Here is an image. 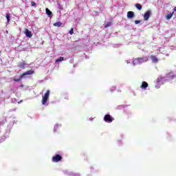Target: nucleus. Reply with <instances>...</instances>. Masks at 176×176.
Instances as JSON below:
<instances>
[{"instance_id": "nucleus-3", "label": "nucleus", "mask_w": 176, "mask_h": 176, "mask_svg": "<svg viewBox=\"0 0 176 176\" xmlns=\"http://www.w3.org/2000/svg\"><path fill=\"white\" fill-rule=\"evenodd\" d=\"M52 160L54 163H58V162H61V160H63V157L59 154H56L52 157Z\"/></svg>"}, {"instance_id": "nucleus-11", "label": "nucleus", "mask_w": 176, "mask_h": 176, "mask_svg": "<svg viewBox=\"0 0 176 176\" xmlns=\"http://www.w3.org/2000/svg\"><path fill=\"white\" fill-rule=\"evenodd\" d=\"M141 89H146V87H148V82L143 81L142 82V85L140 86Z\"/></svg>"}, {"instance_id": "nucleus-14", "label": "nucleus", "mask_w": 176, "mask_h": 176, "mask_svg": "<svg viewBox=\"0 0 176 176\" xmlns=\"http://www.w3.org/2000/svg\"><path fill=\"white\" fill-rule=\"evenodd\" d=\"M63 25V23L58 21L54 23V27H61Z\"/></svg>"}, {"instance_id": "nucleus-4", "label": "nucleus", "mask_w": 176, "mask_h": 176, "mask_svg": "<svg viewBox=\"0 0 176 176\" xmlns=\"http://www.w3.org/2000/svg\"><path fill=\"white\" fill-rule=\"evenodd\" d=\"M104 120L107 123H112V122H113L114 119L112 118V116H111V115L107 114L104 117Z\"/></svg>"}, {"instance_id": "nucleus-8", "label": "nucleus", "mask_w": 176, "mask_h": 176, "mask_svg": "<svg viewBox=\"0 0 176 176\" xmlns=\"http://www.w3.org/2000/svg\"><path fill=\"white\" fill-rule=\"evenodd\" d=\"M18 67L19 68H25V67H27V64L25 63V61H22L19 63Z\"/></svg>"}, {"instance_id": "nucleus-19", "label": "nucleus", "mask_w": 176, "mask_h": 176, "mask_svg": "<svg viewBox=\"0 0 176 176\" xmlns=\"http://www.w3.org/2000/svg\"><path fill=\"white\" fill-rule=\"evenodd\" d=\"M69 34H70V35H73L74 34V28H72L69 32Z\"/></svg>"}, {"instance_id": "nucleus-18", "label": "nucleus", "mask_w": 176, "mask_h": 176, "mask_svg": "<svg viewBox=\"0 0 176 176\" xmlns=\"http://www.w3.org/2000/svg\"><path fill=\"white\" fill-rule=\"evenodd\" d=\"M111 24H112V23L107 22V23L106 25H104V28H108V27H111Z\"/></svg>"}, {"instance_id": "nucleus-13", "label": "nucleus", "mask_w": 176, "mask_h": 176, "mask_svg": "<svg viewBox=\"0 0 176 176\" xmlns=\"http://www.w3.org/2000/svg\"><path fill=\"white\" fill-rule=\"evenodd\" d=\"M45 12L48 16H53V13L52 12V11H50V10H49V8H46Z\"/></svg>"}, {"instance_id": "nucleus-20", "label": "nucleus", "mask_w": 176, "mask_h": 176, "mask_svg": "<svg viewBox=\"0 0 176 176\" xmlns=\"http://www.w3.org/2000/svg\"><path fill=\"white\" fill-rule=\"evenodd\" d=\"M31 6H36V3H35V1L31 2Z\"/></svg>"}, {"instance_id": "nucleus-17", "label": "nucleus", "mask_w": 176, "mask_h": 176, "mask_svg": "<svg viewBox=\"0 0 176 176\" xmlns=\"http://www.w3.org/2000/svg\"><path fill=\"white\" fill-rule=\"evenodd\" d=\"M6 17L7 19L8 23H9V21H10V15L9 14H6Z\"/></svg>"}, {"instance_id": "nucleus-21", "label": "nucleus", "mask_w": 176, "mask_h": 176, "mask_svg": "<svg viewBox=\"0 0 176 176\" xmlns=\"http://www.w3.org/2000/svg\"><path fill=\"white\" fill-rule=\"evenodd\" d=\"M140 23H141V21L140 20L135 21V24H140Z\"/></svg>"}, {"instance_id": "nucleus-16", "label": "nucleus", "mask_w": 176, "mask_h": 176, "mask_svg": "<svg viewBox=\"0 0 176 176\" xmlns=\"http://www.w3.org/2000/svg\"><path fill=\"white\" fill-rule=\"evenodd\" d=\"M135 8L138 9V10H141L142 9V6L140 3H136L135 4Z\"/></svg>"}, {"instance_id": "nucleus-6", "label": "nucleus", "mask_w": 176, "mask_h": 176, "mask_svg": "<svg viewBox=\"0 0 176 176\" xmlns=\"http://www.w3.org/2000/svg\"><path fill=\"white\" fill-rule=\"evenodd\" d=\"M146 61H148V60L144 58H137L135 59V63H136V64H142V63H146Z\"/></svg>"}, {"instance_id": "nucleus-15", "label": "nucleus", "mask_w": 176, "mask_h": 176, "mask_svg": "<svg viewBox=\"0 0 176 176\" xmlns=\"http://www.w3.org/2000/svg\"><path fill=\"white\" fill-rule=\"evenodd\" d=\"M61 61H64V57L60 56L59 58L55 60V63H61Z\"/></svg>"}, {"instance_id": "nucleus-10", "label": "nucleus", "mask_w": 176, "mask_h": 176, "mask_svg": "<svg viewBox=\"0 0 176 176\" xmlns=\"http://www.w3.org/2000/svg\"><path fill=\"white\" fill-rule=\"evenodd\" d=\"M150 58L152 60L153 63H156L159 61V60L157 59V58L153 55H151L150 56Z\"/></svg>"}, {"instance_id": "nucleus-1", "label": "nucleus", "mask_w": 176, "mask_h": 176, "mask_svg": "<svg viewBox=\"0 0 176 176\" xmlns=\"http://www.w3.org/2000/svg\"><path fill=\"white\" fill-rule=\"evenodd\" d=\"M34 74H35V72L34 70L27 71L22 74L19 79H15L14 82H20V80H21V79H23V78H24L25 76H27V75H34Z\"/></svg>"}, {"instance_id": "nucleus-2", "label": "nucleus", "mask_w": 176, "mask_h": 176, "mask_svg": "<svg viewBox=\"0 0 176 176\" xmlns=\"http://www.w3.org/2000/svg\"><path fill=\"white\" fill-rule=\"evenodd\" d=\"M50 96V91L47 90L46 93L43 96V100H42L43 105H45V104H46V102H47V100H49Z\"/></svg>"}, {"instance_id": "nucleus-9", "label": "nucleus", "mask_w": 176, "mask_h": 176, "mask_svg": "<svg viewBox=\"0 0 176 176\" xmlns=\"http://www.w3.org/2000/svg\"><path fill=\"white\" fill-rule=\"evenodd\" d=\"M134 17V12L129 11L127 12V19H133Z\"/></svg>"}, {"instance_id": "nucleus-7", "label": "nucleus", "mask_w": 176, "mask_h": 176, "mask_svg": "<svg viewBox=\"0 0 176 176\" xmlns=\"http://www.w3.org/2000/svg\"><path fill=\"white\" fill-rule=\"evenodd\" d=\"M25 34L28 38H32V33L28 29L25 30Z\"/></svg>"}, {"instance_id": "nucleus-12", "label": "nucleus", "mask_w": 176, "mask_h": 176, "mask_svg": "<svg viewBox=\"0 0 176 176\" xmlns=\"http://www.w3.org/2000/svg\"><path fill=\"white\" fill-rule=\"evenodd\" d=\"M174 13H175V12L173 11L172 13L167 14L166 16V20H170V19H171V17H173V16H174Z\"/></svg>"}, {"instance_id": "nucleus-5", "label": "nucleus", "mask_w": 176, "mask_h": 176, "mask_svg": "<svg viewBox=\"0 0 176 176\" xmlns=\"http://www.w3.org/2000/svg\"><path fill=\"white\" fill-rule=\"evenodd\" d=\"M151 14H152V12H151V10H147L144 14V20L145 21L149 20V17H151Z\"/></svg>"}]
</instances>
